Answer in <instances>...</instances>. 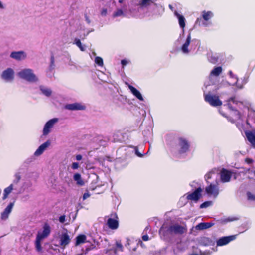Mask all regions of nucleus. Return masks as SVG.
Masks as SVG:
<instances>
[{
  "instance_id": "0eeeda50",
  "label": "nucleus",
  "mask_w": 255,
  "mask_h": 255,
  "mask_svg": "<svg viewBox=\"0 0 255 255\" xmlns=\"http://www.w3.org/2000/svg\"><path fill=\"white\" fill-rule=\"evenodd\" d=\"M1 76L3 79L7 82L12 81L14 78V70L11 68H8L2 72Z\"/></svg>"
},
{
  "instance_id": "cd10ccee",
  "label": "nucleus",
  "mask_w": 255,
  "mask_h": 255,
  "mask_svg": "<svg viewBox=\"0 0 255 255\" xmlns=\"http://www.w3.org/2000/svg\"><path fill=\"white\" fill-rule=\"evenodd\" d=\"M213 16L212 12L203 11L202 12V17L205 21L209 20Z\"/></svg>"
},
{
  "instance_id": "423d86ee",
  "label": "nucleus",
  "mask_w": 255,
  "mask_h": 255,
  "mask_svg": "<svg viewBox=\"0 0 255 255\" xmlns=\"http://www.w3.org/2000/svg\"><path fill=\"white\" fill-rule=\"evenodd\" d=\"M202 189L199 187L197 188L194 192L192 193L188 192L185 194L186 199L188 200L194 201L197 202L201 197V192Z\"/></svg>"
},
{
  "instance_id": "58836bf2",
  "label": "nucleus",
  "mask_w": 255,
  "mask_h": 255,
  "mask_svg": "<svg viewBox=\"0 0 255 255\" xmlns=\"http://www.w3.org/2000/svg\"><path fill=\"white\" fill-rule=\"evenodd\" d=\"M114 0V3H116V1H117L118 3L120 4V7L121 6H123V5L125 4H126V0Z\"/></svg>"
},
{
  "instance_id": "c03bdc74",
  "label": "nucleus",
  "mask_w": 255,
  "mask_h": 255,
  "mask_svg": "<svg viewBox=\"0 0 255 255\" xmlns=\"http://www.w3.org/2000/svg\"><path fill=\"white\" fill-rule=\"evenodd\" d=\"M231 102H233V103L237 104V101L236 100L235 97H231L229 99L228 102L230 103Z\"/></svg>"
},
{
  "instance_id": "393cba45",
  "label": "nucleus",
  "mask_w": 255,
  "mask_h": 255,
  "mask_svg": "<svg viewBox=\"0 0 255 255\" xmlns=\"http://www.w3.org/2000/svg\"><path fill=\"white\" fill-rule=\"evenodd\" d=\"M225 106H226L228 109L234 111V113L236 115V118H235L236 120H239L240 119L241 115H240V112L238 110H234V109L231 106V104L230 103L228 102L227 104L225 105Z\"/></svg>"
},
{
  "instance_id": "9b49d317",
  "label": "nucleus",
  "mask_w": 255,
  "mask_h": 255,
  "mask_svg": "<svg viewBox=\"0 0 255 255\" xmlns=\"http://www.w3.org/2000/svg\"><path fill=\"white\" fill-rule=\"evenodd\" d=\"M57 118H53L49 120L45 125L43 128V135H47L50 131V128L53 127L55 123L58 122Z\"/></svg>"
},
{
  "instance_id": "c9c22d12",
  "label": "nucleus",
  "mask_w": 255,
  "mask_h": 255,
  "mask_svg": "<svg viewBox=\"0 0 255 255\" xmlns=\"http://www.w3.org/2000/svg\"><path fill=\"white\" fill-rule=\"evenodd\" d=\"M55 60H54V56L53 54H52L50 58V70H52L54 68L55 64H54Z\"/></svg>"
},
{
  "instance_id": "2f4dec72",
  "label": "nucleus",
  "mask_w": 255,
  "mask_h": 255,
  "mask_svg": "<svg viewBox=\"0 0 255 255\" xmlns=\"http://www.w3.org/2000/svg\"><path fill=\"white\" fill-rule=\"evenodd\" d=\"M74 43L80 48L81 51H83L85 50V48L82 46L81 42L79 39L76 38L74 41Z\"/></svg>"
},
{
  "instance_id": "dca6fc26",
  "label": "nucleus",
  "mask_w": 255,
  "mask_h": 255,
  "mask_svg": "<svg viewBox=\"0 0 255 255\" xmlns=\"http://www.w3.org/2000/svg\"><path fill=\"white\" fill-rule=\"evenodd\" d=\"M245 133L248 140L251 144L252 147L255 148V132L246 131L245 132Z\"/></svg>"
},
{
  "instance_id": "09e8293b",
  "label": "nucleus",
  "mask_w": 255,
  "mask_h": 255,
  "mask_svg": "<svg viewBox=\"0 0 255 255\" xmlns=\"http://www.w3.org/2000/svg\"><path fill=\"white\" fill-rule=\"evenodd\" d=\"M205 178L206 180L210 179L211 178V173H208L205 175Z\"/></svg>"
},
{
  "instance_id": "f03ea898",
  "label": "nucleus",
  "mask_w": 255,
  "mask_h": 255,
  "mask_svg": "<svg viewBox=\"0 0 255 255\" xmlns=\"http://www.w3.org/2000/svg\"><path fill=\"white\" fill-rule=\"evenodd\" d=\"M18 76L30 82H34L38 80L36 75L30 69H25L20 71L18 73Z\"/></svg>"
},
{
  "instance_id": "79ce46f5",
  "label": "nucleus",
  "mask_w": 255,
  "mask_h": 255,
  "mask_svg": "<svg viewBox=\"0 0 255 255\" xmlns=\"http://www.w3.org/2000/svg\"><path fill=\"white\" fill-rule=\"evenodd\" d=\"M245 162L248 164H251L253 163L254 160L250 158H246Z\"/></svg>"
},
{
  "instance_id": "4c0bfd02",
  "label": "nucleus",
  "mask_w": 255,
  "mask_h": 255,
  "mask_svg": "<svg viewBox=\"0 0 255 255\" xmlns=\"http://www.w3.org/2000/svg\"><path fill=\"white\" fill-rule=\"evenodd\" d=\"M44 150L41 148V147H39L36 150L34 153V155L35 156H39L43 153L44 152Z\"/></svg>"
},
{
  "instance_id": "5fc2aeb1",
  "label": "nucleus",
  "mask_w": 255,
  "mask_h": 255,
  "mask_svg": "<svg viewBox=\"0 0 255 255\" xmlns=\"http://www.w3.org/2000/svg\"><path fill=\"white\" fill-rule=\"evenodd\" d=\"M0 8H3V6L0 1Z\"/></svg>"
},
{
  "instance_id": "9d476101",
  "label": "nucleus",
  "mask_w": 255,
  "mask_h": 255,
  "mask_svg": "<svg viewBox=\"0 0 255 255\" xmlns=\"http://www.w3.org/2000/svg\"><path fill=\"white\" fill-rule=\"evenodd\" d=\"M232 173L230 171L223 168L220 172L221 180L222 182H228L230 181Z\"/></svg>"
},
{
  "instance_id": "4468645a",
  "label": "nucleus",
  "mask_w": 255,
  "mask_h": 255,
  "mask_svg": "<svg viewBox=\"0 0 255 255\" xmlns=\"http://www.w3.org/2000/svg\"><path fill=\"white\" fill-rule=\"evenodd\" d=\"M71 241V239L68 234L63 233L60 237V244L61 246L65 247Z\"/></svg>"
},
{
  "instance_id": "864d4df0",
  "label": "nucleus",
  "mask_w": 255,
  "mask_h": 255,
  "mask_svg": "<svg viewBox=\"0 0 255 255\" xmlns=\"http://www.w3.org/2000/svg\"><path fill=\"white\" fill-rule=\"evenodd\" d=\"M136 155H137L138 156H139V157H142V156H143V155H142V154H141V153H139V152L137 151V150H136Z\"/></svg>"
},
{
  "instance_id": "3c124183",
  "label": "nucleus",
  "mask_w": 255,
  "mask_h": 255,
  "mask_svg": "<svg viewBox=\"0 0 255 255\" xmlns=\"http://www.w3.org/2000/svg\"><path fill=\"white\" fill-rule=\"evenodd\" d=\"M76 159L77 160H81L82 159V156L80 154L77 155L76 156Z\"/></svg>"
},
{
  "instance_id": "37998d69",
  "label": "nucleus",
  "mask_w": 255,
  "mask_h": 255,
  "mask_svg": "<svg viewBox=\"0 0 255 255\" xmlns=\"http://www.w3.org/2000/svg\"><path fill=\"white\" fill-rule=\"evenodd\" d=\"M79 167V165L78 162H73L72 164V168L73 169H77Z\"/></svg>"
},
{
  "instance_id": "f3484780",
  "label": "nucleus",
  "mask_w": 255,
  "mask_h": 255,
  "mask_svg": "<svg viewBox=\"0 0 255 255\" xmlns=\"http://www.w3.org/2000/svg\"><path fill=\"white\" fill-rule=\"evenodd\" d=\"M26 54L23 51L12 52L10 57L17 60H21L26 58Z\"/></svg>"
},
{
  "instance_id": "a211bd4d",
  "label": "nucleus",
  "mask_w": 255,
  "mask_h": 255,
  "mask_svg": "<svg viewBox=\"0 0 255 255\" xmlns=\"http://www.w3.org/2000/svg\"><path fill=\"white\" fill-rule=\"evenodd\" d=\"M127 10V4L121 6L120 8L117 9L113 14V17L114 18L121 16L124 15V12Z\"/></svg>"
},
{
  "instance_id": "c756f323",
  "label": "nucleus",
  "mask_w": 255,
  "mask_h": 255,
  "mask_svg": "<svg viewBox=\"0 0 255 255\" xmlns=\"http://www.w3.org/2000/svg\"><path fill=\"white\" fill-rule=\"evenodd\" d=\"M177 17L178 18L179 21V24L180 25V26L184 28L185 26V18L183 15H180L179 14H177Z\"/></svg>"
},
{
  "instance_id": "7c9ffc66",
  "label": "nucleus",
  "mask_w": 255,
  "mask_h": 255,
  "mask_svg": "<svg viewBox=\"0 0 255 255\" xmlns=\"http://www.w3.org/2000/svg\"><path fill=\"white\" fill-rule=\"evenodd\" d=\"M40 90L42 93L47 97H49L51 96L52 94V91L50 89L45 88L44 87H40Z\"/></svg>"
},
{
  "instance_id": "13d9d810",
  "label": "nucleus",
  "mask_w": 255,
  "mask_h": 255,
  "mask_svg": "<svg viewBox=\"0 0 255 255\" xmlns=\"http://www.w3.org/2000/svg\"><path fill=\"white\" fill-rule=\"evenodd\" d=\"M208 238H205V240H208Z\"/></svg>"
},
{
  "instance_id": "39448f33",
  "label": "nucleus",
  "mask_w": 255,
  "mask_h": 255,
  "mask_svg": "<svg viewBox=\"0 0 255 255\" xmlns=\"http://www.w3.org/2000/svg\"><path fill=\"white\" fill-rule=\"evenodd\" d=\"M110 218H108L107 221V225L112 230H116L119 227V223L118 217L116 213H112L110 214Z\"/></svg>"
},
{
  "instance_id": "a18cd8bd",
  "label": "nucleus",
  "mask_w": 255,
  "mask_h": 255,
  "mask_svg": "<svg viewBox=\"0 0 255 255\" xmlns=\"http://www.w3.org/2000/svg\"><path fill=\"white\" fill-rule=\"evenodd\" d=\"M59 222L63 223L65 221V216L62 215L59 217Z\"/></svg>"
},
{
  "instance_id": "4be33fe9",
  "label": "nucleus",
  "mask_w": 255,
  "mask_h": 255,
  "mask_svg": "<svg viewBox=\"0 0 255 255\" xmlns=\"http://www.w3.org/2000/svg\"><path fill=\"white\" fill-rule=\"evenodd\" d=\"M86 236L84 234L77 236L76 238L75 246H77L81 244L86 242Z\"/></svg>"
},
{
  "instance_id": "bf43d9fd",
  "label": "nucleus",
  "mask_w": 255,
  "mask_h": 255,
  "mask_svg": "<svg viewBox=\"0 0 255 255\" xmlns=\"http://www.w3.org/2000/svg\"><path fill=\"white\" fill-rule=\"evenodd\" d=\"M199 18H198V19H197V21H199Z\"/></svg>"
},
{
  "instance_id": "b1692460",
  "label": "nucleus",
  "mask_w": 255,
  "mask_h": 255,
  "mask_svg": "<svg viewBox=\"0 0 255 255\" xmlns=\"http://www.w3.org/2000/svg\"><path fill=\"white\" fill-rule=\"evenodd\" d=\"M42 240L43 239L36 236L35 245L36 251L39 253H41L42 251V248L41 244Z\"/></svg>"
},
{
  "instance_id": "20e7f679",
  "label": "nucleus",
  "mask_w": 255,
  "mask_h": 255,
  "mask_svg": "<svg viewBox=\"0 0 255 255\" xmlns=\"http://www.w3.org/2000/svg\"><path fill=\"white\" fill-rule=\"evenodd\" d=\"M178 140V146H179L178 153L180 154H182L188 152L190 147L189 142L186 139L183 137H179Z\"/></svg>"
},
{
  "instance_id": "ddd939ff",
  "label": "nucleus",
  "mask_w": 255,
  "mask_h": 255,
  "mask_svg": "<svg viewBox=\"0 0 255 255\" xmlns=\"http://www.w3.org/2000/svg\"><path fill=\"white\" fill-rule=\"evenodd\" d=\"M65 108L69 110H84L86 107L79 103L67 104Z\"/></svg>"
},
{
  "instance_id": "6ab92c4d",
  "label": "nucleus",
  "mask_w": 255,
  "mask_h": 255,
  "mask_svg": "<svg viewBox=\"0 0 255 255\" xmlns=\"http://www.w3.org/2000/svg\"><path fill=\"white\" fill-rule=\"evenodd\" d=\"M191 39V34L189 33L187 36V37L186 38V40L185 43L182 45V46L181 47V50L184 53H188L189 52L188 50V47L190 43Z\"/></svg>"
},
{
  "instance_id": "aec40b11",
  "label": "nucleus",
  "mask_w": 255,
  "mask_h": 255,
  "mask_svg": "<svg viewBox=\"0 0 255 255\" xmlns=\"http://www.w3.org/2000/svg\"><path fill=\"white\" fill-rule=\"evenodd\" d=\"M128 88L130 89V91L132 93V94L135 96L137 99L141 101L143 100V98L140 93V92L136 89L132 85H129Z\"/></svg>"
},
{
  "instance_id": "bb28decb",
  "label": "nucleus",
  "mask_w": 255,
  "mask_h": 255,
  "mask_svg": "<svg viewBox=\"0 0 255 255\" xmlns=\"http://www.w3.org/2000/svg\"><path fill=\"white\" fill-rule=\"evenodd\" d=\"M222 71V68L221 66L214 68L211 72V75L215 76H218Z\"/></svg>"
},
{
  "instance_id": "a19ab883",
  "label": "nucleus",
  "mask_w": 255,
  "mask_h": 255,
  "mask_svg": "<svg viewBox=\"0 0 255 255\" xmlns=\"http://www.w3.org/2000/svg\"><path fill=\"white\" fill-rule=\"evenodd\" d=\"M210 204V202L209 201H206L201 204L200 206V208H204L208 207Z\"/></svg>"
},
{
  "instance_id": "6e6d98bb",
  "label": "nucleus",
  "mask_w": 255,
  "mask_h": 255,
  "mask_svg": "<svg viewBox=\"0 0 255 255\" xmlns=\"http://www.w3.org/2000/svg\"><path fill=\"white\" fill-rule=\"evenodd\" d=\"M77 255H83V254H82V253L79 254H78Z\"/></svg>"
},
{
  "instance_id": "ea45409f",
  "label": "nucleus",
  "mask_w": 255,
  "mask_h": 255,
  "mask_svg": "<svg viewBox=\"0 0 255 255\" xmlns=\"http://www.w3.org/2000/svg\"><path fill=\"white\" fill-rule=\"evenodd\" d=\"M49 145H50V142L48 141H47L44 142V143H43L42 144H41L39 147H41V148H42L44 150H45L46 149V148Z\"/></svg>"
},
{
  "instance_id": "e433bc0d",
  "label": "nucleus",
  "mask_w": 255,
  "mask_h": 255,
  "mask_svg": "<svg viewBox=\"0 0 255 255\" xmlns=\"http://www.w3.org/2000/svg\"><path fill=\"white\" fill-rule=\"evenodd\" d=\"M116 245L117 249L121 251H123V246L120 241H116Z\"/></svg>"
},
{
  "instance_id": "412c9836",
  "label": "nucleus",
  "mask_w": 255,
  "mask_h": 255,
  "mask_svg": "<svg viewBox=\"0 0 255 255\" xmlns=\"http://www.w3.org/2000/svg\"><path fill=\"white\" fill-rule=\"evenodd\" d=\"M213 225V223L210 222H203L199 223L196 228L198 230H204L211 227Z\"/></svg>"
},
{
  "instance_id": "6e6552de",
  "label": "nucleus",
  "mask_w": 255,
  "mask_h": 255,
  "mask_svg": "<svg viewBox=\"0 0 255 255\" xmlns=\"http://www.w3.org/2000/svg\"><path fill=\"white\" fill-rule=\"evenodd\" d=\"M205 192L209 195L216 197L219 194V188L217 185L211 183L205 188Z\"/></svg>"
},
{
  "instance_id": "1a4fd4ad",
  "label": "nucleus",
  "mask_w": 255,
  "mask_h": 255,
  "mask_svg": "<svg viewBox=\"0 0 255 255\" xmlns=\"http://www.w3.org/2000/svg\"><path fill=\"white\" fill-rule=\"evenodd\" d=\"M51 228L48 223H45L43 226L42 232H38L37 237L41 239H44L47 237L50 234Z\"/></svg>"
},
{
  "instance_id": "8fccbe9b",
  "label": "nucleus",
  "mask_w": 255,
  "mask_h": 255,
  "mask_svg": "<svg viewBox=\"0 0 255 255\" xmlns=\"http://www.w3.org/2000/svg\"><path fill=\"white\" fill-rule=\"evenodd\" d=\"M89 196H90V194L88 193H85L83 195V199H86Z\"/></svg>"
},
{
  "instance_id": "c85d7f7f",
  "label": "nucleus",
  "mask_w": 255,
  "mask_h": 255,
  "mask_svg": "<svg viewBox=\"0 0 255 255\" xmlns=\"http://www.w3.org/2000/svg\"><path fill=\"white\" fill-rule=\"evenodd\" d=\"M152 2L151 0H140L138 4L141 7H145L149 6Z\"/></svg>"
},
{
  "instance_id": "4d7b16f0",
  "label": "nucleus",
  "mask_w": 255,
  "mask_h": 255,
  "mask_svg": "<svg viewBox=\"0 0 255 255\" xmlns=\"http://www.w3.org/2000/svg\"><path fill=\"white\" fill-rule=\"evenodd\" d=\"M229 73H230V74H232V71H230L229 72Z\"/></svg>"
},
{
  "instance_id": "de8ad7c7",
  "label": "nucleus",
  "mask_w": 255,
  "mask_h": 255,
  "mask_svg": "<svg viewBox=\"0 0 255 255\" xmlns=\"http://www.w3.org/2000/svg\"><path fill=\"white\" fill-rule=\"evenodd\" d=\"M142 239L143 241H147L149 240V237L147 235H144L142 236Z\"/></svg>"
},
{
  "instance_id": "2eb2a0df",
  "label": "nucleus",
  "mask_w": 255,
  "mask_h": 255,
  "mask_svg": "<svg viewBox=\"0 0 255 255\" xmlns=\"http://www.w3.org/2000/svg\"><path fill=\"white\" fill-rule=\"evenodd\" d=\"M14 203H10L7 207L4 209V211L1 214V218L2 220H6L9 216V214L11 213Z\"/></svg>"
},
{
  "instance_id": "a878e982",
  "label": "nucleus",
  "mask_w": 255,
  "mask_h": 255,
  "mask_svg": "<svg viewBox=\"0 0 255 255\" xmlns=\"http://www.w3.org/2000/svg\"><path fill=\"white\" fill-rule=\"evenodd\" d=\"M73 179L77 182V184L79 185L82 186L84 182L81 178V175L79 173H76L74 175Z\"/></svg>"
},
{
  "instance_id": "603ef678",
  "label": "nucleus",
  "mask_w": 255,
  "mask_h": 255,
  "mask_svg": "<svg viewBox=\"0 0 255 255\" xmlns=\"http://www.w3.org/2000/svg\"><path fill=\"white\" fill-rule=\"evenodd\" d=\"M128 63V61L126 60L123 59L121 61V64L124 66Z\"/></svg>"
},
{
  "instance_id": "5701e85b",
  "label": "nucleus",
  "mask_w": 255,
  "mask_h": 255,
  "mask_svg": "<svg viewBox=\"0 0 255 255\" xmlns=\"http://www.w3.org/2000/svg\"><path fill=\"white\" fill-rule=\"evenodd\" d=\"M13 184H11L8 187L4 189L3 196L2 197V199L3 200H5L8 197L9 194L12 192L13 189Z\"/></svg>"
},
{
  "instance_id": "49530a36",
  "label": "nucleus",
  "mask_w": 255,
  "mask_h": 255,
  "mask_svg": "<svg viewBox=\"0 0 255 255\" xmlns=\"http://www.w3.org/2000/svg\"><path fill=\"white\" fill-rule=\"evenodd\" d=\"M107 13V9L106 8H103L101 11V14L102 16H106Z\"/></svg>"
},
{
  "instance_id": "f257e3e1",
  "label": "nucleus",
  "mask_w": 255,
  "mask_h": 255,
  "mask_svg": "<svg viewBox=\"0 0 255 255\" xmlns=\"http://www.w3.org/2000/svg\"><path fill=\"white\" fill-rule=\"evenodd\" d=\"M187 231V229L186 226L175 224L168 227H161L159 233L164 237L167 238L173 234L182 235L186 233Z\"/></svg>"
},
{
  "instance_id": "72a5a7b5",
  "label": "nucleus",
  "mask_w": 255,
  "mask_h": 255,
  "mask_svg": "<svg viewBox=\"0 0 255 255\" xmlns=\"http://www.w3.org/2000/svg\"><path fill=\"white\" fill-rule=\"evenodd\" d=\"M95 62L100 66H102L103 65V59L100 57H96L95 59Z\"/></svg>"
},
{
  "instance_id": "473e14b6",
  "label": "nucleus",
  "mask_w": 255,
  "mask_h": 255,
  "mask_svg": "<svg viewBox=\"0 0 255 255\" xmlns=\"http://www.w3.org/2000/svg\"><path fill=\"white\" fill-rule=\"evenodd\" d=\"M238 219L236 217H229V218L221 220V223L222 224H225L228 222L234 221L237 220Z\"/></svg>"
},
{
  "instance_id": "f704fd0d",
  "label": "nucleus",
  "mask_w": 255,
  "mask_h": 255,
  "mask_svg": "<svg viewBox=\"0 0 255 255\" xmlns=\"http://www.w3.org/2000/svg\"><path fill=\"white\" fill-rule=\"evenodd\" d=\"M247 199L249 201H255V195L248 191L247 192Z\"/></svg>"
},
{
  "instance_id": "f8f14e48",
  "label": "nucleus",
  "mask_w": 255,
  "mask_h": 255,
  "mask_svg": "<svg viewBox=\"0 0 255 255\" xmlns=\"http://www.w3.org/2000/svg\"><path fill=\"white\" fill-rule=\"evenodd\" d=\"M235 238V235L221 237L217 241V246H222L227 245L231 241L234 240Z\"/></svg>"
},
{
  "instance_id": "7ed1b4c3",
  "label": "nucleus",
  "mask_w": 255,
  "mask_h": 255,
  "mask_svg": "<svg viewBox=\"0 0 255 255\" xmlns=\"http://www.w3.org/2000/svg\"><path fill=\"white\" fill-rule=\"evenodd\" d=\"M204 100L213 107L221 106L222 101L219 99V96L213 95L210 92L207 94H204Z\"/></svg>"
}]
</instances>
